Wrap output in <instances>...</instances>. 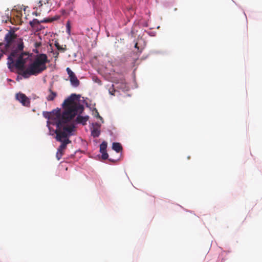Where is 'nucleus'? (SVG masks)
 <instances>
[{
  "label": "nucleus",
  "instance_id": "nucleus-4",
  "mask_svg": "<svg viewBox=\"0 0 262 262\" xmlns=\"http://www.w3.org/2000/svg\"><path fill=\"white\" fill-rule=\"evenodd\" d=\"M21 39L17 38L14 31H9L4 38V42H0V51L3 53H8L10 50L15 49L18 43V40Z\"/></svg>",
  "mask_w": 262,
  "mask_h": 262
},
{
  "label": "nucleus",
  "instance_id": "nucleus-5",
  "mask_svg": "<svg viewBox=\"0 0 262 262\" xmlns=\"http://www.w3.org/2000/svg\"><path fill=\"white\" fill-rule=\"evenodd\" d=\"M15 99L23 106L28 107L30 104V99L24 94L19 92L15 95Z\"/></svg>",
  "mask_w": 262,
  "mask_h": 262
},
{
  "label": "nucleus",
  "instance_id": "nucleus-3",
  "mask_svg": "<svg viewBox=\"0 0 262 262\" xmlns=\"http://www.w3.org/2000/svg\"><path fill=\"white\" fill-rule=\"evenodd\" d=\"M24 45L22 39L18 40L17 47L11 52L10 55L8 56V65L9 69L14 67V60L15 58H17L16 60L21 61H26V59L24 58V56H28V53L24 52Z\"/></svg>",
  "mask_w": 262,
  "mask_h": 262
},
{
  "label": "nucleus",
  "instance_id": "nucleus-20",
  "mask_svg": "<svg viewBox=\"0 0 262 262\" xmlns=\"http://www.w3.org/2000/svg\"><path fill=\"white\" fill-rule=\"evenodd\" d=\"M71 31V25L69 21H68L66 24V32L69 34H70Z\"/></svg>",
  "mask_w": 262,
  "mask_h": 262
},
{
  "label": "nucleus",
  "instance_id": "nucleus-21",
  "mask_svg": "<svg viewBox=\"0 0 262 262\" xmlns=\"http://www.w3.org/2000/svg\"><path fill=\"white\" fill-rule=\"evenodd\" d=\"M55 46L57 48V49L59 51L64 52L66 50V49L61 47L58 43H56Z\"/></svg>",
  "mask_w": 262,
  "mask_h": 262
},
{
  "label": "nucleus",
  "instance_id": "nucleus-17",
  "mask_svg": "<svg viewBox=\"0 0 262 262\" xmlns=\"http://www.w3.org/2000/svg\"><path fill=\"white\" fill-rule=\"evenodd\" d=\"M42 23L40 21H39L37 19L34 18L32 21L29 22L30 25L32 27H35L36 25H39V24Z\"/></svg>",
  "mask_w": 262,
  "mask_h": 262
},
{
  "label": "nucleus",
  "instance_id": "nucleus-26",
  "mask_svg": "<svg viewBox=\"0 0 262 262\" xmlns=\"http://www.w3.org/2000/svg\"><path fill=\"white\" fill-rule=\"evenodd\" d=\"M55 54H56V55H55V58H57L58 57V55H59V53H58V52H56V53H55Z\"/></svg>",
  "mask_w": 262,
  "mask_h": 262
},
{
  "label": "nucleus",
  "instance_id": "nucleus-10",
  "mask_svg": "<svg viewBox=\"0 0 262 262\" xmlns=\"http://www.w3.org/2000/svg\"><path fill=\"white\" fill-rule=\"evenodd\" d=\"M26 62V61H21L17 60H16L15 62L14 61V67L21 72V73H20L21 75V73H23V71L25 70L24 68Z\"/></svg>",
  "mask_w": 262,
  "mask_h": 262
},
{
  "label": "nucleus",
  "instance_id": "nucleus-28",
  "mask_svg": "<svg viewBox=\"0 0 262 262\" xmlns=\"http://www.w3.org/2000/svg\"><path fill=\"white\" fill-rule=\"evenodd\" d=\"M36 46H40V43H36Z\"/></svg>",
  "mask_w": 262,
  "mask_h": 262
},
{
  "label": "nucleus",
  "instance_id": "nucleus-8",
  "mask_svg": "<svg viewBox=\"0 0 262 262\" xmlns=\"http://www.w3.org/2000/svg\"><path fill=\"white\" fill-rule=\"evenodd\" d=\"M68 123H62V129L63 132H66L68 135V137L71 135V133L74 130L75 126L74 125H68Z\"/></svg>",
  "mask_w": 262,
  "mask_h": 262
},
{
  "label": "nucleus",
  "instance_id": "nucleus-13",
  "mask_svg": "<svg viewBox=\"0 0 262 262\" xmlns=\"http://www.w3.org/2000/svg\"><path fill=\"white\" fill-rule=\"evenodd\" d=\"M59 18H60V16L56 15L54 16V17L44 18L43 19L41 20V23H52L54 21L57 20Z\"/></svg>",
  "mask_w": 262,
  "mask_h": 262
},
{
  "label": "nucleus",
  "instance_id": "nucleus-23",
  "mask_svg": "<svg viewBox=\"0 0 262 262\" xmlns=\"http://www.w3.org/2000/svg\"><path fill=\"white\" fill-rule=\"evenodd\" d=\"M96 113H97V115H96V117L99 118L100 120H102V118L99 115V113L97 112V111H96Z\"/></svg>",
  "mask_w": 262,
  "mask_h": 262
},
{
  "label": "nucleus",
  "instance_id": "nucleus-15",
  "mask_svg": "<svg viewBox=\"0 0 262 262\" xmlns=\"http://www.w3.org/2000/svg\"><path fill=\"white\" fill-rule=\"evenodd\" d=\"M112 148L117 152H120L122 150V147L121 144L118 142H114L113 143Z\"/></svg>",
  "mask_w": 262,
  "mask_h": 262
},
{
  "label": "nucleus",
  "instance_id": "nucleus-24",
  "mask_svg": "<svg viewBox=\"0 0 262 262\" xmlns=\"http://www.w3.org/2000/svg\"><path fill=\"white\" fill-rule=\"evenodd\" d=\"M7 54V53H3V51H0V59L3 56L4 54Z\"/></svg>",
  "mask_w": 262,
  "mask_h": 262
},
{
  "label": "nucleus",
  "instance_id": "nucleus-22",
  "mask_svg": "<svg viewBox=\"0 0 262 262\" xmlns=\"http://www.w3.org/2000/svg\"><path fill=\"white\" fill-rule=\"evenodd\" d=\"M121 85L119 87V88L123 89L125 87V82L124 81V80H121Z\"/></svg>",
  "mask_w": 262,
  "mask_h": 262
},
{
  "label": "nucleus",
  "instance_id": "nucleus-9",
  "mask_svg": "<svg viewBox=\"0 0 262 262\" xmlns=\"http://www.w3.org/2000/svg\"><path fill=\"white\" fill-rule=\"evenodd\" d=\"M100 126L98 123L93 125V127L91 129V135L94 138L98 137L100 134Z\"/></svg>",
  "mask_w": 262,
  "mask_h": 262
},
{
  "label": "nucleus",
  "instance_id": "nucleus-1",
  "mask_svg": "<svg viewBox=\"0 0 262 262\" xmlns=\"http://www.w3.org/2000/svg\"><path fill=\"white\" fill-rule=\"evenodd\" d=\"M79 95L72 94L67 99H65L62 107L64 111L61 113L60 110L55 111L57 121H55L56 129L55 130L56 139L57 141L62 142L63 140L68 139V134L62 129V123H68L72 120L78 113H81L83 110V106L78 102Z\"/></svg>",
  "mask_w": 262,
  "mask_h": 262
},
{
  "label": "nucleus",
  "instance_id": "nucleus-6",
  "mask_svg": "<svg viewBox=\"0 0 262 262\" xmlns=\"http://www.w3.org/2000/svg\"><path fill=\"white\" fill-rule=\"evenodd\" d=\"M66 71L69 75L70 80L72 85L75 87L78 86L79 85L80 82L77 79L75 74L70 69V68H67Z\"/></svg>",
  "mask_w": 262,
  "mask_h": 262
},
{
  "label": "nucleus",
  "instance_id": "nucleus-25",
  "mask_svg": "<svg viewBox=\"0 0 262 262\" xmlns=\"http://www.w3.org/2000/svg\"><path fill=\"white\" fill-rule=\"evenodd\" d=\"M42 1H39L38 2V7H40L42 6Z\"/></svg>",
  "mask_w": 262,
  "mask_h": 262
},
{
  "label": "nucleus",
  "instance_id": "nucleus-19",
  "mask_svg": "<svg viewBox=\"0 0 262 262\" xmlns=\"http://www.w3.org/2000/svg\"><path fill=\"white\" fill-rule=\"evenodd\" d=\"M63 155V152L57 150V151L56 152V158L57 159V160H59L61 158Z\"/></svg>",
  "mask_w": 262,
  "mask_h": 262
},
{
  "label": "nucleus",
  "instance_id": "nucleus-16",
  "mask_svg": "<svg viewBox=\"0 0 262 262\" xmlns=\"http://www.w3.org/2000/svg\"><path fill=\"white\" fill-rule=\"evenodd\" d=\"M56 111V110L53 111L52 112V113H51V112H43V116L46 118H47V119H52V116L53 115H54L55 116H56V115H55V111ZM55 119L56 120V121H57L56 117H55Z\"/></svg>",
  "mask_w": 262,
  "mask_h": 262
},
{
  "label": "nucleus",
  "instance_id": "nucleus-27",
  "mask_svg": "<svg viewBox=\"0 0 262 262\" xmlns=\"http://www.w3.org/2000/svg\"><path fill=\"white\" fill-rule=\"evenodd\" d=\"M135 48L139 49V47H138V43H136L135 45Z\"/></svg>",
  "mask_w": 262,
  "mask_h": 262
},
{
  "label": "nucleus",
  "instance_id": "nucleus-12",
  "mask_svg": "<svg viewBox=\"0 0 262 262\" xmlns=\"http://www.w3.org/2000/svg\"><path fill=\"white\" fill-rule=\"evenodd\" d=\"M89 119L88 116H82L78 115L76 118V122L78 123H81L83 125H85L87 121Z\"/></svg>",
  "mask_w": 262,
  "mask_h": 262
},
{
  "label": "nucleus",
  "instance_id": "nucleus-29",
  "mask_svg": "<svg viewBox=\"0 0 262 262\" xmlns=\"http://www.w3.org/2000/svg\"><path fill=\"white\" fill-rule=\"evenodd\" d=\"M49 0H46L47 1V3H48Z\"/></svg>",
  "mask_w": 262,
  "mask_h": 262
},
{
  "label": "nucleus",
  "instance_id": "nucleus-2",
  "mask_svg": "<svg viewBox=\"0 0 262 262\" xmlns=\"http://www.w3.org/2000/svg\"><path fill=\"white\" fill-rule=\"evenodd\" d=\"M49 62L46 54H38L28 68L23 71L21 75L25 78H29L31 75H37L47 69L46 64Z\"/></svg>",
  "mask_w": 262,
  "mask_h": 262
},
{
  "label": "nucleus",
  "instance_id": "nucleus-7",
  "mask_svg": "<svg viewBox=\"0 0 262 262\" xmlns=\"http://www.w3.org/2000/svg\"><path fill=\"white\" fill-rule=\"evenodd\" d=\"M107 144L106 142L103 141L100 145V152L102 154V158L106 160L108 158V155L106 152Z\"/></svg>",
  "mask_w": 262,
  "mask_h": 262
},
{
  "label": "nucleus",
  "instance_id": "nucleus-14",
  "mask_svg": "<svg viewBox=\"0 0 262 262\" xmlns=\"http://www.w3.org/2000/svg\"><path fill=\"white\" fill-rule=\"evenodd\" d=\"M49 94L47 96L46 99L48 101H53L57 96V93L52 91L51 89L49 90Z\"/></svg>",
  "mask_w": 262,
  "mask_h": 262
},
{
  "label": "nucleus",
  "instance_id": "nucleus-18",
  "mask_svg": "<svg viewBox=\"0 0 262 262\" xmlns=\"http://www.w3.org/2000/svg\"><path fill=\"white\" fill-rule=\"evenodd\" d=\"M116 92V90L114 88V84H112L111 86L108 89V92L111 95H115V92Z\"/></svg>",
  "mask_w": 262,
  "mask_h": 262
},
{
  "label": "nucleus",
  "instance_id": "nucleus-11",
  "mask_svg": "<svg viewBox=\"0 0 262 262\" xmlns=\"http://www.w3.org/2000/svg\"><path fill=\"white\" fill-rule=\"evenodd\" d=\"M61 142V144L58 147V150L63 152V151L67 148V144L70 143L71 141L69 139H66Z\"/></svg>",
  "mask_w": 262,
  "mask_h": 262
}]
</instances>
